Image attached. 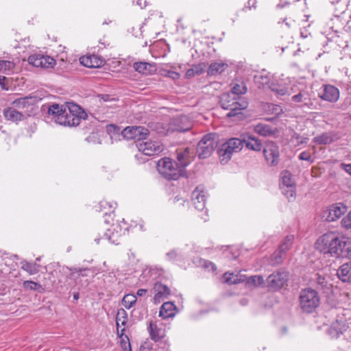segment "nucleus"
Masks as SVG:
<instances>
[{
  "label": "nucleus",
  "instance_id": "f3484780",
  "mask_svg": "<svg viewBox=\"0 0 351 351\" xmlns=\"http://www.w3.org/2000/svg\"><path fill=\"white\" fill-rule=\"evenodd\" d=\"M294 239L293 235H288L283 240L278 250L272 255V261L274 264H280L282 263L283 257L293 244Z\"/></svg>",
  "mask_w": 351,
  "mask_h": 351
},
{
  "label": "nucleus",
  "instance_id": "f03ea898",
  "mask_svg": "<svg viewBox=\"0 0 351 351\" xmlns=\"http://www.w3.org/2000/svg\"><path fill=\"white\" fill-rule=\"evenodd\" d=\"M220 104L221 107L226 110H230L227 117H239L241 118V111L248 106V103L245 99H240L238 97L230 93H225L220 97Z\"/></svg>",
  "mask_w": 351,
  "mask_h": 351
},
{
  "label": "nucleus",
  "instance_id": "dca6fc26",
  "mask_svg": "<svg viewBox=\"0 0 351 351\" xmlns=\"http://www.w3.org/2000/svg\"><path fill=\"white\" fill-rule=\"evenodd\" d=\"M319 97L324 101L335 103L339 99V90L333 85L324 84L320 88Z\"/></svg>",
  "mask_w": 351,
  "mask_h": 351
},
{
  "label": "nucleus",
  "instance_id": "a18cd8bd",
  "mask_svg": "<svg viewBox=\"0 0 351 351\" xmlns=\"http://www.w3.org/2000/svg\"><path fill=\"white\" fill-rule=\"evenodd\" d=\"M342 241L344 243H342V253L346 252L348 254H351V239L343 235Z\"/></svg>",
  "mask_w": 351,
  "mask_h": 351
},
{
  "label": "nucleus",
  "instance_id": "5fc2aeb1",
  "mask_svg": "<svg viewBox=\"0 0 351 351\" xmlns=\"http://www.w3.org/2000/svg\"><path fill=\"white\" fill-rule=\"evenodd\" d=\"M193 69L196 75H200L204 72L206 68V65L204 63H200L197 65L193 66Z\"/></svg>",
  "mask_w": 351,
  "mask_h": 351
},
{
  "label": "nucleus",
  "instance_id": "2eb2a0df",
  "mask_svg": "<svg viewBox=\"0 0 351 351\" xmlns=\"http://www.w3.org/2000/svg\"><path fill=\"white\" fill-rule=\"evenodd\" d=\"M128 227H122L120 223L113 225V228L108 229L101 239H107L110 243L118 245L120 243L121 237L128 231Z\"/></svg>",
  "mask_w": 351,
  "mask_h": 351
},
{
  "label": "nucleus",
  "instance_id": "052dcab7",
  "mask_svg": "<svg viewBox=\"0 0 351 351\" xmlns=\"http://www.w3.org/2000/svg\"><path fill=\"white\" fill-rule=\"evenodd\" d=\"M167 76L173 80H177L180 78V75L178 72L169 71H167Z\"/></svg>",
  "mask_w": 351,
  "mask_h": 351
},
{
  "label": "nucleus",
  "instance_id": "4d7b16f0",
  "mask_svg": "<svg viewBox=\"0 0 351 351\" xmlns=\"http://www.w3.org/2000/svg\"><path fill=\"white\" fill-rule=\"evenodd\" d=\"M256 0H248L245 3L243 10H250L252 9H256Z\"/></svg>",
  "mask_w": 351,
  "mask_h": 351
},
{
  "label": "nucleus",
  "instance_id": "de8ad7c7",
  "mask_svg": "<svg viewBox=\"0 0 351 351\" xmlns=\"http://www.w3.org/2000/svg\"><path fill=\"white\" fill-rule=\"evenodd\" d=\"M308 138L306 137L301 136L299 134L294 132L291 136V141H295L297 145L302 144H306L308 142Z\"/></svg>",
  "mask_w": 351,
  "mask_h": 351
},
{
  "label": "nucleus",
  "instance_id": "c9c22d12",
  "mask_svg": "<svg viewBox=\"0 0 351 351\" xmlns=\"http://www.w3.org/2000/svg\"><path fill=\"white\" fill-rule=\"evenodd\" d=\"M40 61H42V65L40 66L42 69H51L56 64V61L53 58L43 54H40Z\"/></svg>",
  "mask_w": 351,
  "mask_h": 351
},
{
  "label": "nucleus",
  "instance_id": "423d86ee",
  "mask_svg": "<svg viewBox=\"0 0 351 351\" xmlns=\"http://www.w3.org/2000/svg\"><path fill=\"white\" fill-rule=\"evenodd\" d=\"M242 147L243 141L237 138H232L223 143L217 150L221 162L223 164L226 163L231 158L232 154L240 151Z\"/></svg>",
  "mask_w": 351,
  "mask_h": 351
},
{
  "label": "nucleus",
  "instance_id": "13d9d810",
  "mask_svg": "<svg viewBox=\"0 0 351 351\" xmlns=\"http://www.w3.org/2000/svg\"><path fill=\"white\" fill-rule=\"evenodd\" d=\"M306 98H304V95L302 93H300L295 95H293L291 97V100L295 103H300L306 100Z\"/></svg>",
  "mask_w": 351,
  "mask_h": 351
},
{
  "label": "nucleus",
  "instance_id": "bf43d9fd",
  "mask_svg": "<svg viewBox=\"0 0 351 351\" xmlns=\"http://www.w3.org/2000/svg\"><path fill=\"white\" fill-rule=\"evenodd\" d=\"M71 273V276L73 278H78V277H80V276H84L85 275L82 273V271L84 270L82 269H80V270H77V269H69Z\"/></svg>",
  "mask_w": 351,
  "mask_h": 351
},
{
  "label": "nucleus",
  "instance_id": "6e6552de",
  "mask_svg": "<svg viewBox=\"0 0 351 351\" xmlns=\"http://www.w3.org/2000/svg\"><path fill=\"white\" fill-rule=\"evenodd\" d=\"M280 189L288 199L295 197V183L292 174L287 170L282 171L280 176Z\"/></svg>",
  "mask_w": 351,
  "mask_h": 351
},
{
  "label": "nucleus",
  "instance_id": "5701e85b",
  "mask_svg": "<svg viewBox=\"0 0 351 351\" xmlns=\"http://www.w3.org/2000/svg\"><path fill=\"white\" fill-rule=\"evenodd\" d=\"M150 337L154 341H158L165 335V330L156 322H150L148 327Z\"/></svg>",
  "mask_w": 351,
  "mask_h": 351
},
{
  "label": "nucleus",
  "instance_id": "aec40b11",
  "mask_svg": "<svg viewBox=\"0 0 351 351\" xmlns=\"http://www.w3.org/2000/svg\"><path fill=\"white\" fill-rule=\"evenodd\" d=\"M191 199L195 208L198 210H203L206 204L205 192L197 187L192 193Z\"/></svg>",
  "mask_w": 351,
  "mask_h": 351
},
{
  "label": "nucleus",
  "instance_id": "49530a36",
  "mask_svg": "<svg viewBox=\"0 0 351 351\" xmlns=\"http://www.w3.org/2000/svg\"><path fill=\"white\" fill-rule=\"evenodd\" d=\"M264 279L262 276H252L250 277L247 282L255 286H260L264 283Z\"/></svg>",
  "mask_w": 351,
  "mask_h": 351
},
{
  "label": "nucleus",
  "instance_id": "864d4df0",
  "mask_svg": "<svg viewBox=\"0 0 351 351\" xmlns=\"http://www.w3.org/2000/svg\"><path fill=\"white\" fill-rule=\"evenodd\" d=\"M299 159L301 160H306L309 162L310 163L313 162V160L311 157V154L308 152L304 151L300 154L298 156Z\"/></svg>",
  "mask_w": 351,
  "mask_h": 351
},
{
  "label": "nucleus",
  "instance_id": "b1692460",
  "mask_svg": "<svg viewBox=\"0 0 351 351\" xmlns=\"http://www.w3.org/2000/svg\"><path fill=\"white\" fill-rule=\"evenodd\" d=\"M253 131L262 136H269L275 134L276 129H274L271 125L259 123L251 125Z\"/></svg>",
  "mask_w": 351,
  "mask_h": 351
},
{
  "label": "nucleus",
  "instance_id": "79ce46f5",
  "mask_svg": "<svg viewBox=\"0 0 351 351\" xmlns=\"http://www.w3.org/2000/svg\"><path fill=\"white\" fill-rule=\"evenodd\" d=\"M23 287L25 289H29L32 291H39L40 289L42 288V286L34 281L32 280H25L23 282Z\"/></svg>",
  "mask_w": 351,
  "mask_h": 351
},
{
  "label": "nucleus",
  "instance_id": "338daca9",
  "mask_svg": "<svg viewBox=\"0 0 351 351\" xmlns=\"http://www.w3.org/2000/svg\"><path fill=\"white\" fill-rule=\"evenodd\" d=\"M341 165L342 168L351 176V164L346 165L342 163Z\"/></svg>",
  "mask_w": 351,
  "mask_h": 351
},
{
  "label": "nucleus",
  "instance_id": "e433bc0d",
  "mask_svg": "<svg viewBox=\"0 0 351 351\" xmlns=\"http://www.w3.org/2000/svg\"><path fill=\"white\" fill-rule=\"evenodd\" d=\"M136 300L134 294H126L122 300V304L125 308L130 309L136 304Z\"/></svg>",
  "mask_w": 351,
  "mask_h": 351
},
{
  "label": "nucleus",
  "instance_id": "4be33fe9",
  "mask_svg": "<svg viewBox=\"0 0 351 351\" xmlns=\"http://www.w3.org/2000/svg\"><path fill=\"white\" fill-rule=\"evenodd\" d=\"M128 322V313L123 308L118 310L116 317L117 332L119 337L124 335L125 328L120 329L121 326H125Z\"/></svg>",
  "mask_w": 351,
  "mask_h": 351
},
{
  "label": "nucleus",
  "instance_id": "412c9836",
  "mask_svg": "<svg viewBox=\"0 0 351 351\" xmlns=\"http://www.w3.org/2000/svg\"><path fill=\"white\" fill-rule=\"evenodd\" d=\"M66 106L53 104L48 108V114L51 116V119L58 124H61L62 120L60 119L63 116Z\"/></svg>",
  "mask_w": 351,
  "mask_h": 351
},
{
  "label": "nucleus",
  "instance_id": "e2e57ef3",
  "mask_svg": "<svg viewBox=\"0 0 351 351\" xmlns=\"http://www.w3.org/2000/svg\"><path fill=\"white\" fill-rule=\"evenodd\" d=\"M7 78L5 76L0 75V86L2 90H8V86L5 82Z\"/></svg>",
  "mask_w": 351,
  "mask_h": 351
},
{
  "label": "nucleus",
  "instance_id": "4c0bfd02",
  "mask_svg": "<svg viewBox=\"0 0 351 351\" xmlns=\"http://www.w3.org/2000/svg\"><path fill=\"white\" fill-rule=\"evenodd\" d=\"M272 91L275 92L279 95H285L289 94V88L287 86L279 84H272L270 86Z\"/></svg>",
  "mask_w": 351,
  "mask_h": 351
},
{
  "label": "nucleus",
  "instance_id": "680f3d73",
  "mask_svg": "<svg viewBox=\"0 0 351 351\" xmlns=\"http://www.w3.org/2000/svg\"><path fill=\"white\" fill-rule=\"evenodd\" d=\"M204 266L209 270L215 271L217 269L215 265L209 261H204Z\"/></svg>",
  "mask_w": 351,
  "mask_h": 351
},
{
  "label": "nucleus",
  "instance_id": "f8f14e48",
  "mask_svg": "<svg viewBox=\"0 0 351 351\" xmlns=\"http://www.w3.org/2000/svg\"><path fill=\"white\" fill-rule=\"evenodd\" d=\"M347 211V207L341 204H332L322 211V218L327 221H335Z\"/></svg>",
  "mask_w": 351,
  "mask_h": 351
},
{
  "label": "nucleus",
  "instance_id": "c85d7f7f",
  "mask_svg": "<svg viewBox=\"0 0 351 351\" xmlns=\"http://www.w3.org/2000/svg\"><path fill=\"white\" fill-rule=\"evenodd\" d=\"M190 149L189 147L185 148L184 150L177 151V159L178 160V165L185 171V167L191 162L190 159Z\"/></svg>",
  "mask_w": 351,
  "mask_h": 351
},
{
  "label": "nucleus",
  "instance_id": "1a4fd4ad",
  "mask_svg": "<svg viewBox=\"0 0 351 351\" xmlns=\"http://www.w3.org/2000/svg\"><path fill=\"white\" fill-rule=\"evenodd\" d=\"M263 155L267 165L276 167L280 162L279 147L274 141L266 143L263 148Z\"/></svg>",
  "mask_w": 351,
  "mask_h": 351
},
{
  "label": "nucleus",
  "instance_id": "ddd939ff",
  "mask_svg": "<svg viewBox=\"0 0 351 351\" xmlns=\"http://www.w3.org/2000/svg\"><path fill=\"white\" fill-rule=\"evenodd\" d=\"M136 147L139 152L149 156L158 155L164 149V146L160 141H139Z\"/></svg>",
  "mask_w": 351,
  "mask_h": 351
},
{
  "label": "nucleus",
  "instance_id": "7ed1b4c3",
  "mask_svg": "<svg viewBox=\"0 0 351 351\" xmlns=\"http://www.w3.org/2000/svg\"><path fill=\"white\" fill-rule=\"evenodd\" d=\"M157 169L158 173L168 180H176L185 175V171L178 165V162L167 157L158 161Z\"/></svg>",
  "mask_w": 351,
  "mask_h": 351
},
{
  "label": "nucleus",
  "instance_id": "0eeeda50",
  "mask_svg": "<svg viewBox=\"0 0 351 351\" xmlns=\"http://www.w3.org/2000/svg\"><path fill=\"white\" fill-rule=\"evenodd\" d=\"M217 146V139L214 134L205 135L198 143L197 153L199 158H208Z\"/></svg>",
  "mask_w": 351,
  "mask_h": 351
},
{
  "label": "nucleus",
  "instance_id": "6ab92c4d",
  "mask_svg": "<svg viewBox=\"0 0 351 351\" xmlns=\"http://www.w3.org/2000/svg\"><path fill=\"white\" fill-rule=\"evenodd\" d=\"M155 292L154 301L156 304L161 302L170 295L169 288L160 282L155 283L154 287Z\"/></svg>",
  "mask_w": 351,
  "mask_h": 351
},
{
  "label": "nucleus",
  "instance_id": "9b49d317",
  "mask_svg": "<svg viewBox=\"0 0 351 351\" xmlns=\"http://www.w3.org/2000/svg\"><path fill=\"white\" fill-rule=\"evenodd\" d=\"M289 274L285 271H278L269 275L266 279L267 287L273 291L280 289L288 281Z\"/></svg>",
  "mask_w": 351,
  "mask_h": 351
},
{
  "label": "nucleus",
  "instance_id": "f704fd0d",
  "mask_svg": "<svg viewBox=\"0 0 351 351\" xmlns=\"http://www.w3.org/2000/svg\"><path fill=\"white\" fill-rule=\"evenodd\" d=\"M333 141L332 136L329 133H323L313 138V141L318 145L330 144Z\"/></svg>",
  "mask_w": 351,
  "mask_h": 351
},
{
  "label": "nucleus",
  "instance_id": "69168bd1",
  "mask_svg": "<svg viewBox=\"0 0 351 351\" xmlns=\"http://www.w3.org/2000/svg\"><path fill=\"white\" fill-rule=\"evenodd\" d=\"M196 74L194 72V69L193 68H191L188 69L186 72V78H191L194 77Z\"/></svg>",
  "mask_w": 351,
  "mask_h": 351
},
{
  "label": "nucleus",
  "instance_id": "c03bdc74",
  "mask_svg": "<svg viewBox=\"0 0 351 351\" xmlns=\"http://www.w3.org/2000/svg\"><path fill=\"white\" fill-rule=\"evenodd\" d=\"M139 351H170V350L169 345L168 343H167V346L165 348H158V350H156L149 343H144L141 346Z\"/></svg>",
  "mask_w": 351,
  "mask_h": 351
},
{
  "label": "nucleus",
  "instance_id": "20e7f679",
  "mask_svg": "<svg viewBox=\"0 0 351 351\" xmlns=\"http://www.w3.org/2000/svg\"><path fill=\"white\" fill-rule=\"evenodd\" d=\"M87 114L82 108L73 103H68L64 114L61 118V125L64 126H77L79 125L82 119H86Z\"/></svg>",
  "mask_w": 351,
  "mask_h": 351
},
{
  "label": "nucleus",
  "instance_id": "f257e3e1",
  "mask_svg": "<svg viewBox=\"0 0 351 351\" xmlns=\"http://www.w3.org/2000/svg\"><path fill=\"white\" fill-rule=\"evenodd\" d=\"M342 237L343 234L337 232H328L317 239L315 247L322 253L337 258L342 254Z\"/></svg>",
  "mask_w": 351,
  "mask_h": 351
},
{
  "label": "nucleus",
  "instance_id": "8fccbe9b",
  "mask_svg": "<svg viewBox=\"0 0 351 351\" xmlns=\"http://www.w3.org/2000/svg\"><path fill=\"white\" fill-rule=\"evenodd\" d=\"M341 226L346 229H351V211L342 219Z\"/></svg>",
  "mask_w": 351,
  "mask_h": 351
},
{
  "label": "nucleus",
  "instance_id": "a19ab883",
  "mask_svg": "<svg viewBox=\"0 0 351 351\" xmlns=\"http://www.w3.org/2000/svg\"><path fill=\"white\" fill-rule=\"evenodd\" d=\"M316 283L317 285V288L319 289H329L331 287V285L328 283L327 280L324 277L321 276L319 275H317V277L316 278Z\"/></svg>",
  "mask_w": 351,
  "mask_h": 351
},
{
  "label": "nucleus",
  "instance_id": "c756f323",
  "mask_svg": "<svg viewBox=\"0 0 351 351\" xmlns=\"http://www.w3.org/2000/svg\"><path fill=\"white\" fill-rule=\"evenodd\" d=\"M243 145L245 144V146L253 151H261L262 149V143L260 140L255 138L252 135H248L247 137H244L242 139Z\"/></svg>",
  "mask_w": 351,
  "mask_h": 351
},
{
  "label": "nucleus",
  "instance_id": "09e8293b",
  "mask_svg": "<svg viewBox=\"0 0 351 351\" xmlns=\"http://www.w3.org/2000/svg\"><path fill=\"white\" fill-rule=\"evenodd\" d=\"M107 131L108 134L111 136V138H113L114 136H119L121 134L120 128L113 124L109 125L107 126Z\"/></svg>",
  "mask_w": 351,
  "mask_h": 351
},
{
  "label": "nucleus",
  "instance_id": "2f4dec72",
  "mask_svg": "<svg viewBox=\"0 0 351 351\" xmlns=\"http://www.w3.org/2000/svg\"><path fill=\"white\" fill-rule=\"evenodd\" d=\"M3 115L6 119L12 121H19L22 120L23 114L13 108H8L4 110Z\"/></svg>",
  "mask_w": 351,
  "mask_h": 351
},
{
  "label": "nucleus",
  "instance_id": "0e129e2a",
  "mask_svg": "<svg viewBox=\"0 0 351 351\" xmlns=\"http://www.w3.org/2000/svg\"><path fill=\"white\" fill-rule=\"evenodd\" d=\"M27 97H25V98H21L19 99H18L17 101H16L14 102V104L16 105V106H25V104L26 102L27 101Z\"/></svg>",
  "mask_w": 351,
  "mask_h": 351
},
{
  "label": "nucleus",
  "instance_id": "39448f33",
  "mask_svg": "<svg viewBox=\"0 0 351 351\" xmlns=\"http://www.w3.org/2000/svg\"><path fill=\"white\" fill-rule=\"evenodd\" d=\"M299 302L302 311L310 313L319 306L320 299L318 293L315 290L308 288L301 291Z\"/></svg>",
  "mask_w": 351,
  "mask_h": 351
},
{
  "label": "nucleus",
  "instance_id": "6e6d98bb",
  "mask_svg": "<svg viewBox=\"0 0 351 351\" xmlns=\"http://www.w3.org/2000/svg\"><path fill=\"white\" fill-rule=\"evenodd\" d=\"M120 338L121 339V348L124 350H127V349L129 348V350L131 351L130 343L129 339H128V336H125L123 337V335L122 337H120Z\"/></svg>",
  "mask_w": 351,
  "mask_h": 351
},
{
  "label": "nucleus",
  "instance_id": "a211bd4d",
  "mask_svg": "<svg viewBox=\"0 0 351 351\" xmlns=\"http://www.w3.org/2000/svg\"><path fill=\"white\" fill-rule=\"evenodd\" d=\"M80 63L88 68H99L104 64L105 60L95 54L82 56L80 58Z\"/></svg>",
  "mask_w": 351,
  "mask_h": 351
},
{
  "label": "nucleus",
  "instance_id": "7c9ffc66",
  "mask_svg": "<svg viewBox=\"0 0 351 351\" xmlns=\"http://www.w3.org/2000/svg\"><path fill=\"white\" fill-rule=\"evenodd\" d=\"M247 92V87L243 82H234L231 84L230 93L238 97L240 99V95H244Z\"/></svg>",
  "mask_w": 351,
  "mask_h": 351
},
{
  "label": "nucleus",
  "instance_id": "473e14b6",
  "mask_svg": "<svg viewBox=\"0 0 351 351\" xmlns=\"http://www.w3.org/2000/svg\"><path fill=\"white\" fill-rule=\"evenodd\" d=\"M228 65L223 62H213L210 64L208 69V75H215L220 74L225 71Z\"/></svg>",
  "mask_w": 351,
  "mask_h": 351
},
{
  "label": "nucleus",
  "instance_id": "58836bf2",
  "mask_svg": "<svg viewBox=\"0 0 351 351\" xmlns=\"http://www.w3.org/2000/svg\"><path fill=\"white\" fill-rule=\"evenodd\" d=\"M223 278L225 279V282L229 285H235L243 281V279L239 278L237 275H234V274H228L226 273L223 275Z\"/></svg>",
  "mask_w": 351,
  "mask_h": 351
},
{
  "label": "nucleus",
  "instance_id": "603ef678",
  "mask_svg": "<svg viewBox=\"0 0 351 351\" xmlns=\"http://www.w3.org/2000/svg\"><path fill=\"white\" fill-rule=\"evenodd\" d=\"M100 206L105 210V213L107 214L108 212L113 211L114 206L111 203L108 202L107 201H101L100 202Z\"/></svg>",
  "mask_w": 351,
  "mask_h": 351
},
{
  "label": "nucleus",
  "instance_id": "37998d69",
  "mask_svg": "<svg viewBox=\"0 0 351 351\" xmlns=\"http://www.w3.org/2000/svg\"><path fill=\"white\" fill-rule=\"evenodd\" d=\"M27 61L29 64L35 67L40 68V66L42 65V61H40V54L38 53L29 56Z\"/></svg>",
  "mask_w": 351,
  "mask_h": 351
},
{
  "label": "nucleus",
  "instance_id": "9d476101",
  "mask_svg": "<svg viewBox=\"0 0 351 351\" xmlns=\"http://www.w3.org/2000/svg\"><path fill=\"white\" fill-rule=\"evenodd\" d=\"M193 121L186 115L174 117L169 121L168 132H185L191 129Z\"/></svg>",
  "mask_w": 351,
  "mask_h": 351
},
{
  "label": "nucleus",
  "instance_id": "a878e982",
  "mask_svg": "<svg viewBox=\"0 0 351 351\" xmlns=\"http://www.w3.org/2000/svg\"><path fill=\"white\" fill-rule=\"evenodd\" d=\"M339 280L344 282H351V261L341 265L337 272Z\"/></svg>",
  "mask_w": 351,
  "mask_h": 351
},
{
  "label": "nucleus",
  "instance_id": "bb28decb",
  "mask_svg": "<svg viewBox=\"0 0 351 351\" xmlns=\"http://www.w3.org/2000/svg\"><path fill=\"white\" fill-rule=\"evenodd\" d=\"M348 328V326L343 322V320H337L332 323L328 330V334L332 338L338 337L340 334H342Z\"/></svg>",
  "mask_w": 351,
  "mask_h": 351
},
{
  "label": "nucleus",
  "instance_id": "ea45409f",
  "mask_svg": "<svg viewBox=\"0 0 351 351\" xmlns=\"http://www.w3.org/2000/svg\"><path fill=\"white\" fill-rule=\"evenodd\" d=\"M15 64L8 60H0V72L8 73L12 71Z\"/></svg>",
  "mask_w": 351,
  "mask_h": 351
},
{
  "label": "nucleus",
  "instance_id": "774afa93",
  "mask_svg": "<svg viewBox=\"0 0 351 351\" xmlns=\"http://www.w3.org/2000/svg\"><path fill=\"white\" fill-rule=\"evenodd\" d=\"M136 3L141 8H145L147 4V0H137Z\"/></svg>",
  "mask_w": 351,
  "mask_h": 351
},
{
  "label": "nucleus",
  "instance_id": "4468645a",
  "mask_svg": "<svg viewBox=\"0 0 351 351\" xmlns=\"http://www.w3.org/2000/svg\"><path fill=\"white\" fill-rule=\"evenodd\" d=\"M149 130L143 126H128L121 132L124 139H136L140 141L145 139L149 134Z\"/></svg>",
  "mask_w": 351,
  "mask_h": 351
},
{
  "label": "nucleus",
  "instance_id": "393cba45",
  "mask_svg": "<svg viewBox=\"0 0 351 351\" xmlns=\"http://www.w3.org/2000/svg\"><path fill=\"white\" fill-rule=\"evenodd\" d=\"M133 68L138 73L145 75H151L156 71L154 64L145 62H134L133 64Z\"/></svg>",
  "mask_w": 351,
  "mask_h": 351
},
{
  "label": "nucleus",
  "instance_id": "cd10ccee",
  "mask_svg": "<svg viewBox=\"0 0 351 351\" xmlns=\"http://www.w3.org/2000/svg\"><path fill=\"white\" fill-rule=\"evenodd\" d=\"M176 306L173 303L171 302H165L160 308L159 316L163 319L173 317L176 315Z\"/></svg>",
  "mask_w": 351,
  "mask_h": 351
},
{
  "label": "nucleus",
  "instance_id": "3c124183",
  "mask_svg": "<svg viewBox=\"0 0 351 351\" xmlns=\"http://www.w3.org/2000/svg\"><path fill=\"white\" fill-rule=\"evenodd\" d=\"M166 256L169 261H173L180 256V254L178 253V250H172L166 254Z\"/></svg>",
  "mask_w": 351,
  "mask_h": 351
},
{
  "label": "nucleus",
  "instance_id": "72a5a7b5",
  "mask_svg": "<svg viewBox=\"0 0 351 351\" xmlns=\"http://www.w3.org/2000/svg\"><path fill=\"white\" fill-rule=\"evenodd\" d=\"M21 269L30 275L37 274L40 270V265L36 263H29L25 260L21 262Z\"/></svg>",
  "mask_w": 351,
  "mask_h": 351
}]
</instances>
